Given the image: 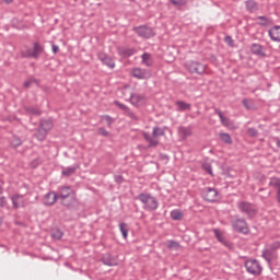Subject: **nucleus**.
<instances>
[{
    "label": "nucleus",
    "instance_id": "f257e3e1",
    "mask_svg": "<svg viewBox=\"0 0 280 280\" xmlns=\"http://www.w3.org/2000/svg\"><path fill=\"white\" fill-rule=\"evenodd\" d=\"M136 200H140V202H142L145 211H156V209H159V200L148 192H141Z\"/></svg>",
    "mask_w": 280,
    "mask_h": 280
},
{
    "label": "nucleus",
    "instance_id": "f03ea898",
    "mask_svg": "<svg viewBox=\"0 0 280 280\" xmlns=\"http://www.w3.org/2000/svg\"><path fill=\"white\" fill-rule=\"evenodd\" d=\"M185 69L192 74L197 73V75H203L207 71V65H203L200 61L190 60L185 63Z\"/></svg>",
    "mask_w": 280,
    "mask_h": 280
},
{
    "label": "nucleus",
    "instance_id": "7ed1b4c3",
    "mask_svg": "<svg viewBox=\"0 0 280 280\" xmlns=\"http://www.w3.org/2000/svg\"><path fill=\"white\" fill-rule=\"evenodd\" d=\"M245 268L246 271L249 272V275H254V277H259V275L264 272V268L261 267V264L257 259L246 260Z\"/></svg>",
    "mask_w": 280,
    "mask_h": 280
},
{
    "label": "nucleus",
    "instance_id": "20e7f679",
    "mask_svg": "<svg viewBox=\"0 0 280 280\" xmlns=\"http://www.w3.org/2000/svg\"><path fill=\"white\" fill-rule=\"evenodd\" d=\"M237 207L241 211V213H246L247 218H255L257 215V208H255V205L248 202V201H238Z\"/></svg>",
    "mask_w": 280,
    "mask_h": 280
},
{
    "label": "nucleus",
    "instance_id": "39448f33",
    "mask_svg": "<svg viewBox=\"0 0 280 280\" xmlns=\"http://www.w3.org/2000/svg\"><path fill=\"white\" fill-rule=\"evenodd\" d=\"M213 233L218 242H220V244L225 246V248H228L229 250H233L235 248V245L233 244V242L226 238V236L224 235V232L220 231L219 229H214Z\"/></svg>",
    "mask_w": 280,
    "mask_h": 280
},
{
    "label": "nucleus",
    "instance_id": "423d86ee",
    "mask_svg": "<svg viewBox=\"0 0 280 280\" xmlns=\"http://www.w3.org/2000/svg\"><path fill=\"white\" fill-rule=\"evenodd\" d=\"M62 207H66L70 211H78L80 209V201L75 198V195L61 199Z\"/></svg>",
    "mask_w": 280,
    "mask_h": 280
},
{
    "label": "nucleus",
    "instance_id": "0eeeda50",
    "mask_svg": "<svg viewBox=\"0 0 280 280\" xmlns=\"http://www.w3.org/2000/svg\"><path fill=\"white\" fill-rule=\"evenodd\" d=\"M232 226L234 231H236L237 233H243V235H248L249 233L248 223H246V219H235L232 222Z\"/></svg>",
    "mask_w": 280,
    "mask_h": 280
},
{
    "label": "nucleus",
    "instance_id": "6e6552de",
    "mask_svg": "<svg viewBox=\"0 0 280 280\" xmlns=\"http://www.w3.org/2000/svg\"><path fill=\"white\" fill-rule=\"evenodd\" d=\"M129 102L136 108H140V106H144V104L148 102V97L145 94L132 93L130 94Z\"/></svg>",
    "mask_w": 280,
    "mask_h": 280
},
{
    "label": "nucleus",
    "instance_id": "1a4fd4ad",
    "mask_svg": "<svg viewBox=\"0 0 280 280\" xmlns=\"http://www.w3.org/2000/svg\"><path fill=\"white\" fill-rule=\"evenodd\" d=\"M219 194L218 189L211 187H206L201 191V196L207 202H215Z\"/></svg>",
    "mask_w": 280,
    "mask_h": 280
},
{
    "label": "nucleus",
    "instance_id": "9d476101",
    "mask_svg": "<svg viewBox=\"0 0 280 280\" xmlns=\"http://www.w3.org/2000/svg\"><path fill=\"white\" fill-rule=\"evenodd\" d=\"M133 32L141 38H152V36H154V30L147 25L136 26L133 27Z\"/></svg>",
    "mask_w": 280,
    "mask_h": 280
},
{
    "label": "nucleus",
    "instance_id": "9b49d317",
    "mask_svg": "<svg viewBox=\"0 0 280 280\" xmlns=\"http://www.w3.org/2000/svg\"><path fill=\"white\" fill-rule=\"evenodd\" d=\"M114 104H115V106H118V108H120V110H124V113L127 115V117H129L133 121H139V118L137 117V115L135 113H132V110H130L128 106L124 105L119 101H114Z\"/></svg>",
    "mask_w": 280,
    "mask_h": 280
},
{
    "label": "nucleus",
    "instance_id": "f8f14e48",
    "mask_svg": "<svg viewBox=\"0 0 280 280\" xmlns=\"http://www.w3.org/2000/svg\"><path fill=\"white\" fill-rule=\"evenodd\" d=\"M74 195L75 192L69 186L61 187L59 190V194H57L58 200H65L67 198H71V196H74Z\"/></svg>",
    "mask_w": 280,
    "mask_h": 280
},
{
    "label": "nucleus",
    "instance_id": "ddd939ff",
    "mask_svg": "<svg viewBox=\"0 0 280 280\" xmlns=\"http://www.w3.org/2000/svg\"><path fill=\"white\" fill-rule=\"evenodd\" d=\"M98 60L103 62V65H106V67H109V69H115V60L113 58L108 57L105 52H98L97 54Z\"/></svg>",
    "mask_w": 280,
    "mask_h": 280
},
{
    "label": "nucleus",
    "instance_id": "4468645a",
    "mask_svg": "<svg viewBox=\"0 0 280 280\" xmlns=\"http://www.w3.org/2000/svg\"><path fill=\"white\" fill-rule=\"evenodd\" d=\"M58 202V194L56 191H49L48 194L45 195L44 197V205L47 207H51Z\"/></svg>",
    "mask_w": 280,
    "mask_h": 280
},
{
    "label": "nucleus",
    "instance_id": "2eb2a0df",
    "mask_svg": "<svg viewBox=\"0 0 280 280\" xmlns=\"http://www.w3.org/2000/svg\"><path fill=\"white\" fill-rule=\"evenodd\" d=\"M102 264H104V266H119V262H117V258L110 254H104L101 258Z\"/></svg>",
    "mask_w": 280,
    "mask_h": 280
},
{
    "label": "nucleus",
    "instance_id": "dca6fc26",
    "mask_svg": "<svg viewBox=\"0 0 280 280\" xmlns=\"http://www.w3.org/2000/svg\"><path fill=\"white\" fill-rule=\"evenodd\" d=\"M261 258L267 260L268 264H272V260L277 259V252L266 248L262 250Z\"/></svg>",
    "mask_w": 280,
    "mask_h": 280
},
{
    "label": "nucleus",
    "instance_id": "f3484780",
    "mask_svg": "<svg viewBox=\"0 0 280 280\" xmlns=\"http://www.w3.org/2000/svg\"><path fill=\"white\" fill-rule=\"evenodd\" d=\"M13 209H19L21 207H25V199H23V195H13L11 197Z\"/></svg>",
    "mask_w": 280,
    "mask_h": 280
},
{
    "label": "nucleus",
    "instance_id": "a211bd4d",
    "mask_svg": "<svg viewBox=\"0 0 280 280\" xmlns=\"http://www.w3.org/2000/svg\"><path fill=\"white\" fill-rule=\"evenodd\" d=\"M250 50L255 56H259V58H266V52H264V46H261V44H253Z\"/></svg>",
    "mask_w": 280,
    "mask_h": 280
},
{
    "label": "nucleus",
    "instance_id": "6ab92c4d",
    "mask_svg": "<svg viewBox=\"0 0 280 280\" xmlns=\"http://www.w3.org/2000/svg\"><path fill=\"white\" fill-rule=\"evenodd\" d=\"M269 187H275V189L277 190V201L280 205V178L272 177L269 182Z\"/></svg>",
    "mask_w": 280,
    "mask_h": 280
},
{
    "label": "nucleus",
    "instance_id": "aec40b11",
    "mask_svg": "<svg viewBox=\"0 0 280 280\" xmlns=\"http://www.w3.org/2000/svg\"><path fill=\"white\" fill-rule=\"evenodd\" d=\"M80 165L75 164L73 166L63 167L61 175L66 176V178H69V176H73L75 172H78Z\"/></svg>",
    "mask_w": 280,
    "mask_h": 280
},
{
    "label": "nucleus",
    "instance_id": "412c9836",
    "mask_svg": "<svg viewBox=\"0 0 280 280\" xmlns=\"http://www.w3.org/2000/svg\"><path fill=\"white\" fill-rule=\"evenodd\" d=\"M45 48H43V46H40L38 42L34 43L32 58H35V60H37V58H40V54H43Z\"/></svg>",
    "mask_w": 280,
    "mask_h": 280
},
{
    "label": "nucleus",
    "instance_id": "4be33fe9",
    "mask_svg": "<svg viewBox=\"0 0 280 280\" xmlns=\"http://www.w3.org/2000/svg\"><path fill=\"white\" fill-rule=\"evenodd\" d=\"M214 113H215V115L219 116V119L221 120L222 126H225V128H229V126H231V119H229L226 116H224L222 110H220L219 108H215Z\"/></svg>",
    "mask_w": 280,
    "mask_h": 280
},
{
    "label": "nucleus",
    "instance_id": "5701e85b",
    "mask_svg": "<svg viewBox=\"0 0 280 280\" xmlns=\"http://www.w3.org/2000/svg\"><path fill=\"white\" fill-rule=\"evenodd\" d=\"M269 36L271 40L280 43V26H273L271 30H269Z\"/></svg>",
    "mask_w": 280,
    "mask_h": 280
},
{
    "label": "nucleus",
    "instance_id": "b1692460",
    "mask_svg": "<svg viewBox=\"0 0 280 280\" xmlns=\"http://www.w3.org/2000/svg\"><path fill=\"white\" fill-rule=\"evenodd\" d=\"M132 75H133V78H137V80L148 79V73L145 72V70L140 69V68H135L132 70Z\"/></svg>",
    "mask_w": 280,
    "mask_h": 280
},
{
    "label": "nucleus",
    "instance_id": "393cba45",
    "mask_svg": "<svg viewBox=\"0 0 280 280\" xmlns=\"http://www.w3.org/2000/svg\"><path fill=\"white\" fill-rule=\"evenodd\" d=\"M143 139H145V141H148L149 143V148H156V145H159V140L152 138V136L150 133H148L147 131H144L142 133Z\"/></svg>",
    "mask_w": 280,
    "mask_h": 280
},
{
    "label": "nucleus",
    "instance_id": "a878e982",
    "mask_svg": "<svg viewBox=\"0 0 280 280\" xmlns=\"http://www.w3.org/2000/svg\"><path fill=\"white\" fill-rule=\"evenodd\" d=\"M39 127L49 132V130L54 128V121L51 119H42L39 121Z\"/></svg>",
    "mask_w": 280,
    "mask_h": 280
},
{
    "label": "nucleus",
    "instance_id": "bb28decb",
    "mask_svg": "<svg viewBox=\"0 0 280 280\" xmlns=\"http://www.w3.org/2000/svg\"><path fill=\"white\" fill-rule=\"evenodd\" d=\"M47 132L45 129H42L40 126L36 129V132L34 137L36 138L37 141H45L47 139Z\"/></svg>",
    "mask_w": 280,
    "mask_h": 280
},
{
    "label": "nucleus",
    "instance_id": "cd10ccee",
    "mask_svg": "<svg viewBox=\"0 0 280 280\" xmlns=\"http://www.w3.org/2000/svg\"><path fill=\"white\" fill-rule=\"evenodd\" d=\"M24 110L25 113H28V115H34L35 117H40V115H43V112L34 106L24 107Z\"/></svg>",
    "mask_w": 280,
    "mask_h": 280
},
{
    "label": "nucleus",
    "instance_id": "c85d7f7f",
    "mask_svg": "<svg viewBox=\"0 0 280 280\" xmlns=\"http://www.w3.org/2000/svg\"><path fill=\"white\" fill-rule=\"evenodd\" d=\"M177 110L185 112L191 109V104L185 103L184 101H176Z\"/></svg>",
    "mask_w": 280,
    "mask_h": 280
},
{
    "label": "nucleus",
    "instance_id": "c756f323",
    "mask_svg": "<svg viewBox=\"0 0 280 280\" xmlns=\"http://www.w3.org/2000/svg\"><path fill=\"white\" fill-rule=\"evenodd\" d=\"M178 132L182 135L183 139H187V137H191L192 131L190 127H178Z\"/></svg>",
    "mask_w": 280,
    "mask_h": 280
},
{
    "label": "nucleus",
    "instance_id": "7c9ffc66",
    "mask_svg": "<svg viewBox=\"0 0 280 280\" xmlns=\"http://www.w3.org/2000/svg\"><path fill=\"white\" fill-rule=\"evenodd\" d=\"M246 8L248 12H257V10H259V4L255 0H247Z\"/></svg>",
    "mask_w": 280,
    "mask_h": 280
},
{
    "label": "nucleus",
    "instance_id": "2f4dec72",
    "mask_svg": "<svg viewBox=\"0 0 280 280\" xmlns=\"http://www.w3.org/2000/svg\"><path fill=\"white\" fill-rule=\"evenodd\" d=\"M171 218H172V220L180 221V220H183V218H185V214L183 213V211L180 209H175V210L171 211Z\"/></svg>",
    "mask_w": 280,
    "mask_h": 280
},
{
    "label": "nucleus",
    "instance_id": "473e14b6",
    "mask_svg": "<svg viewBox=\"0 0 280 280\" xmlns=\"http://www.w3.org/2000/svg\"><path fill=\"white\" fill-rule=\"evenodd\" d=\"M152 136L154 139H159V137H165V129L155 126L152 131Z\"/></svg>",
    "mask_w": 280,
    "mask_h": 280
},
{
    "label": "nucleus",
    "instance_id": "72a5a7b5",
    "mask_svg": "<svg viewBox=\"0 0 280 280\" xmlns=\"http://www.w3.org/2000/svg\"><path fill=\"white\" fill-rule=\"evenodd\" d=\"M257 20L260 21V22H258V25H260L261 27H268V25L272 24V20H270L264 15H259L257 18Z\"/></svg>",
    "mask_w": 280,
    "mask_h": 280
},
{
    "label": "nucleus",
    "instance_id": "f704fd0d",
    "mask_svg": "<svg viewBox=\"0 0 280 280\" xmlns=\"http://www.w3.org/2000/svg\"><path fill=\"white\" fill-rule=\"evenodd\" d=\"M219 137L221 141H223V143H226L228 145H231L233 143V139H231V135L229 133L221 132Z\"/></svg>",
    "mask_w": 280,
    "mask_h": 280
},
{
    "label": "nucleus",
    "instance_id": "c9c22d12",
    "mask_svg": "<svg viewBox=\"0 0 280 280\" xmlns=\"http://www.w3.org/2000/svg\"><path fill=\"white\" fill-rule=\"evenodd\" d=\"M119 229H120V232H121V235H122L124 240H127L128 238V231H129L128 223H125V222L120 223Z\"/></svg>",
    "mask_w": 280,
    "mask_h": 280
},
{
    "label": "nucleus",
    "instance_id": "e433bc0d",
    "mask_svg": "<svg viewBox=\"0 0 280 280\" xmlns=\"http://www.w3.org/2000/svg\"><path fill=\"white\" fill-rule=\"evenodd\" d=\"M120 56H125V58H130V56L135 55V50L130 48H125L119 50Z\"/></svg>",
    "mask_w": 280,
    "mask_h": 280
},
{
    "label": "nucleus",
    "instance_id": "4c0bfd02",
    "mask_svg": "<svg viewBox=\"0 0 280 280\" xmlns=\"http://www.w3.org/2000/svg\"><path fill=\"white\" fill-rule=\"evenodd\" d=\"M150 58H152V56L149 52H144L142 55V62L143 65H145L147 67H152V61H150Z\"/></svg>",
    "mask_w": 280,
    "mask_h": 280
},
{
    "label": "nucleus",
    "instance_id": "58836bf2",
    "mask_svg": "<svg viewBox=\"0 0 280 280\" xmlns=\"http://www.w3.org/2000/svg\"><path fill=\"white\" fill-rule=\"evenodd\" d=\"M62 235H65V233H62L60 229H55L51 232V237L54 240H62Z\"/></svg>",
    "mask_w": 280,
    "mask_h": 280
},
{
    "label": "nucleus",
    "instance_id": "ea45409f",
    "mask_svg": "<svg viewBox=\"0 0 280 280\" xmlns=\"http://www.w3.org/2000/svg\"><path fill=\"white\" fill-rule=\"evenodd\" d=\"M11 145L12 148H19L23 145V141L19 137H13V139L11 140Z\"/></svg>",
    "mask_w": 280,
    "mask_h": 280
},
{
    "label": "nucleus",
    "instance_id": "a19ab883",
    "mask_svg": "<svg viewBox=\"0 0 280 280\" xmlns=\"http://www.w3.org/2000/svg\"><path fill=\"white\" fill-rule=\"evenodd\" d=\"M166 248H168L170 250H172V248L178 249L180 248V244H178V242L176 241H168L166 243Z\"/></svg>",
    "mask_w": 280,
    "mask_h": 280
},
{
    "label": "nucleus",
    "instance_id": "79ce46f5",
    "mask_svg": "<svg viewBox=\"0 0 280 280\" xmlns=\"http://www.w3.org/2000/svg\"><path fill=\"white\" fill-rule=\"evenodd\" d=\"M201 167H202V170H203L205 172H207V174H209L210 176H214V175H213V168L211 167V164H209V163H203V164L201 165Z\"/></svg>",
    "mask_w": 280,
    "mask_h": 280
},
{
    "label": "nucleus",
    "instance_id": "37998d69",
    "mask_svg": "<svg viewBox=\"0 0 280 280\" xmlns=\"http://www.w3.org/2000/svg\"><path fill=\"white\" fill-rule=\"evenodd\" d=\"M102 119L106 121L108 128H110L113 126V121H115V119H113V117H110L109 115L102 116Z\"/></svg>",
    "mask_w": 280,
    "mask_h": 280
},
{
    "label": "nucleus",
    "instance_id": "c03bdc74",
    "mask_svg": "<svg viewBox=\"0 0 280 280\" xmlns=\"http://www.w3.org/2000/svg\"><path fill=\"white\" fill-rule=\"evenodd\" d=\"M247 135L248 137H252V138L259 137V131L255 128H248Z\"/></svg>",
    "mask_w": 280,
    "mask_h": 280
},
{
    "label": "nucleus",
    "instance_id": "a18cd8bd",
    "mask_svg": "<svg viewBox=\"0 0 280 280\" xmlns=\"http://www.w3.org/2000/svg\"><path fill=\"white\" fill-rule=\"evenodd\" d=\"M38 84V80L31 78L28 79L26 82H24V89H30V86H32V84Z\"/></svg>",
    "mask_w": 280,
    "mask_h": 280
},
{
    "label": "nucleus",
    "instance_id": "49530a36",
    "mask_svg": "<svg viewBox=\"0 0 280 280\" xmlns=\"http://www.w3.org/2000/svg\"><path fill=\"white\" fill-rule=\"evenodd\" d=\"M33 50L32 48H27L26 50H22V58H32Z\"/></svg>",
    "mask_w": 280,
    "mask_h": 280
},
{
    "label": "nucleus",
    "instance_id": "de8ad7c7",
    "mask_svg": "<svg viewBox=\"0 0 280 280\" xmlns=\"http://www.w3.org/2000/svg\"><path fill=\"white\" fill-rule=\"evenodd\" d=\"M98 135H101V137H110V132H108L104 127L98 128Z\"/></svg>",
    "mask_w": 280,
    "mask_h": 280
},
{
    "label": "nucleus",
    "instance_id": "09e8293b",
    "mask_svg": "<svg viewBox=\"0 0 280 280\" xmlns=\"http://www.w3.org/2000/svg\"><path fill=\"white\" fill-rule=\"evenodd\" d=\"M279 248H280V242H279V241L272 243V244L269 246V249L273 250L275 253H277V250H279Z\"/></svg>",
    "mask_w": 280,
    "mask_h": 280
},
{
    "label": "nucleus",
    "instance_id": "8fccbe9b",
    "mask_svg": "<svg viewBox=\"0 0 280 280\" xmlns=\"http://www.w3.org/2000/svg\"><path fill=\"white\" fill-rule=\"evenodd\" d=\"M242 104L244 106V108H246V110H250L253 107H250V101L248 98H244L242 101Z\"/></svg>",
    "mask_w": 280,
    "mask_h": 280
},
{
    "label": "nucleus",
    "instance_id": "3c124183",
    "mask_svg": "<svg viewBox=\"0 0 280 280\" xmlns=\"http://www.w3.org/2000/svg\"><path fill=\"white\" fill-rule=\"evenodd\" d=\"M224 43H226V45H229V47H233V45H234L233 37H231V36H225Z\"/></svg>",
    "mask_w": 280,
    "mask_h": 280
},
{
    "label": "nucleus",
    "instance_id": "603ef678",
    "mask_svg": "<svg viewBox=\"0 0 280 280\" xmlns=\"http://www.w3.org/2000/svg\"><path fill=\"white\" fill-rule=\"evenodd\" d=\"M114 180L115 183H117V185H121V183H124L125 179L122 175H115Z\"/></svg>",
    "mask_w": 280,
    "mask_h": 280
},
{
    "label": "nucleus",
    "instance_id": "864d4df0",
    "mask_svg": "<svg viewBox=\"0 0 280 280\" xmlns=\"http://www.w3.org/2000/svg\"><path fill=\"white\" fill-rule=\"evenodd\" d=\"M173 5H185L187 1L185 0H170Z\"/></svg>",
    "mask_w": 280,
    "mask_h": 280
},
{
    "label": "nucleus",
    "instance_id": "5fc2aeb1",
    "mask_svg": "<svg viewBox=\"0 0 280 280\" xmlns=\"http://www.w3.org/2000/svg\"><path fill=\"white\" fill-rule=\"evenodd\" d=\"M4 207H8V200L5 197H0V208L3 209Z\"/></svg>",
    "mask_w": 280,
    "mask_h": 280
},
{
    "label": "nucleus",
    "instance_id": "6e6d98bb",
    "mask_svg": "<svg viewBox=\"0 0 280 280\" xmlns=\"http://www.w3.org/2000/svg\"><path fill=\"white\" fill-rule=\"evenodd\" d=\"M160 160L165 161V163H167V161H170V155H167L165 153H161L160 154Z\"/></svg>",
    "mask_w": 280,
    "mask_h": 280
},
{
    "label": "nucleus",
    "instance_id": "4d7b16f0",
    "mask_svg": "<svg viewBox=\"0 0 280 280\" xmlns=\"http://www.w3.org/2000/svg\"><path fill=\"white\" fill-rule=\"evenodd\" d=\"M58 51H60L58 45L52 44V54H58Z\"/></svg>",
    "mask_w": 280,
    "mask_h": 280
},
{
    "label": "nucleus",
    "instance_id": "13d9d810",
    "mask_svg": "<svg viewBox=\"0 0 280 280\" xmlns=\"http://www.w3.org/2000/svg\"><path fill=\"white\" fill-rule=\"evenodd\" d=\"M276 145H277V148H279V150H280V139H279V138L276 139Z\"/></svg>",
    "mask_w": 280,
    "mask_h": 280
},
{
    "label": "nucleus",
    "instance_id": "bf43d9fd",
    "mask_svg": "<svg viewBox=\"0 0 280 280\" xmlns=\"http://www.w3.org/2000/svg\"><path fill=\"white\" fill-rule=\"evenodd\" d=\"M4 1V3H12V1H14V0H3Z\"/></svg>",
    "mask_w": 280,
    "mask_h": 280
},
{
    "label": "nucleus",
    "instance_id": "052dcab7",
    "mask_svg": "<svg viewBox=\"0 0 280 280\" xmlns=\"http://www.w3.org/2000/svg\"><path fill=\"white\" fill-rule=\"evenodd\" d=\"M3 220L0 218V224H2Z\"/></svg>",
    "mask_w": 280,
    "mask_h": 280
},
{
    "label": "nucleus",
    "instance_id": "680f3d73",
    "mask_svg": "<svg viewBox=\"0 0 280 280\" xmlns=\"http://www.w3.org/2000/svg\"><path fill=\"white\" fill-rule=\"evenodd\" d=\"M34 163H36V160L32 162V165H34Z\"/></svg>",
    "mask_w": 280,
    "mask_h": 280
},
{
    "label": "nucleus",
    "instance_id": "e2e57ef3",
    "mask_svg": "<svg viewBox=\"0 0 280 280\" xmlns=\"http://www.w3.org/2000/svg\"><path fill=\"white\" fill-rule=\"evenodd\" d=\"M259 191H264V188H260Z\"/></svg>",
    "mask_w": 280,
    "mask_h": 280
}]
</instances>
